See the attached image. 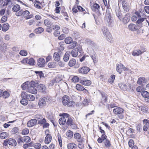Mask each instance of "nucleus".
Listing matches in <instances>:
<instances>
[{"label":"nucleus","instance_id":"obj_45","mask_svg":"<svg viewBox=\"0 0 149 149\" xmlns=\"http://www.w3.org/2000/svg\"><path fill=\"white\" fill-rule=\"evenodd\" d=\"M136 130L138 132H140L142 130V126L140 124H138L136 127Z\"/></svg>","mask_w":149,"mask_h":149},{"label":"nucleus","instance_id":"obj_13","mask_svg":"<svg viewBox=\"0 0 149 149\" xmlns=\"http://www.w3.org/2000/svg\"><path fill=\"white\" fill-rule=\"evenodd\" d=\"M62 99L63 104L64 105L66 106L70 100V98L68 96L65 95L62 97Z\"/></svg>","mask_w":149,"mask_h":149},{"label":"nucleus","instance_id":"obj_1","mask_svg":"<svg viewBox=\"0 0 149 149\" xmlns=\"http://www.w3.org/2000/svg\"><path fill=\"white\" fill-rule=\"evenodd\" d=\"M107 136L105 134H102L101 137H99L97 140L99 143L103 142L105 147L107 148H109L111 145L109 140L107 139Z\"/></svg>","mask_w":149,"mask_h":149},{"label":"nucleus","instance_id":"obj_27","mask_svg":"<svg viewBox=\"0 0 149 149\" xmlns=\"http://www.w3.org/2000/svg\"><path fill=\"white\" fill-rule=\"evenodd\" d=\"M46 104V102L42 98L40 100L38 103L39 105V106L41 107H43Z\"/></svg>","mask_w":149,"mask_h":149},{"label":"nucleus","instance_id":"obj_32","mask_svg":"<svg viewBox=\"0 0 149 149\" xmlns=\"http://www.w3.org/2000/svg\"><path fill=\"white\" fill-rule=\"evenodd\" d=\"M70 44H71L68 46V47L69 49H71L74 48L76 46L77 42L75 41H72Z\"/></svg>","mask_w":149,"mask_h":149},{"label":"nucleus","instance_id":"obj_62","mask_svg":"<svg viewBox=\"0 0 149 149\" xmlns=\"http://www.w3.org/2000/svg\"><path fill=\"white\" fill-rule=\"evenodd\" d=\"M35 118L37 119V121H38L39 120H40L42 119V115H36L35 116Z\"/></svg>","mask_w":149,"mask_h":149},{"label":"nucleus","instance_id":"obj_28","mask_svg":"<svg viewBox=\"0 0 149 149\" xmlns=\"http://www.w3.org/2000/svg\"><path fill=\"white\" fill-rule=\"evenodd\" d=\"M76 63V60L74 58L71 59L68 63V65L70 67L74 66Z\"/></svg>","mask_w":149,"mask_h":149},{"label":"nucleus","instance_id":"obj_24","mask_svg":"<svg viewBox=\"0 0 149 149\" xmlns=\"http://www.w3.org/2000/svg\"><path fill=\"white\" fill-rule=\"evenodd\" d=\"M53 57L54 60L56 61H58L60 59V55L57 52H55L54 53Z\"/></svg>","mask_w":149,"mask_h":149},{"label":"nucleus","instance_id":"obj_6","mask_svg":"<svg viewBox=\"0 0 149 149\" xmlns=\"http://www.w3.org/2000/svg\"><path fill=\"white\" fill-rule=\"evenodd\" d=\"M128 29L130 31L133 32L139 30V26L134 24L131 23L128 25Z\"/></svg>","mask_w":149,"mask_h":149},{"label":"nucleus","instance_id":"obj_59","mask_svg":"<svg viewBox=\"0 0 149 149\" xmlns=\"http://www.w3.org/2000/svg\"><path fill=\"white\" fill-rule=\"evenodd\" d=\"M6 5V2L3 0H0V7L2 8Z\"/></svg>","mask_w":149,"mask_h":149},{"label":"nucleus","instance_id":"obj_33","mask_svg":"<svg viewBox=\"0 0 149 149\" xmlns=\"http://www.w3.org/2000/svg\"><path fill=\"white\" fill-rule=\"evenodd\" d=\"M56 66V63L54 62H49L48 64V66L50 68H53Z\"/></svg>","mask_w":149,"mask_h":149},{"label":"nucleus","instance_id":"obj_16","mask_svg":"<svg viewBox=\"0 0 149 149\" xmlns=\"http://www.w3.org/2000/svg\"><path fill=\"white\" fill-rule=\"evenodd\" d=\"M143 51H142L139 49H136L134 50L132 53V55L134 56H138L140 55Z\"/></svg>","mask_w":149,"mask_h":149},{"label":"nucleus","instance_id":"obj_31","mask_svg":"<svg viewBox=\"0 0 149 149\" xmlns=\"http://www.w3.org/2000/svg\"><path fill=\"white\" fill-rule=\"evenodd\" d=\"M141 94L143 97L148 98L149 97V93L146 91H142Z\"/></svg>","mask_w":149,"mask_h":149},{"label":"nucleus","instance_id":"obj_52","mask_svg":"<svg viewBox=\"0 0 149 149\" xmlns=\"http://www.w3.org/2000/svg\"><path fill=\"white\" fill-rule=\"evenodd\" d=\"M34 60L33 58H30L29 60V61H28V64L30 65H33L34 64Z\"/></svg>","mask_w":149,"mask_h":149},{"label":"nucleus","instance_id":"obj_12","mask_svg":"<svg viewBox=\"0 0 149 149\" xmlns=\"http://www.w3.org/2000/svg\"><path fill=\"white\" fill-rule=\"evenodd\" d=\"M37 120L36 119H32L29 121L27 124V126L31 127L35 125L37 123Z\"/></svg>","mask_w":149,"mask_h":149},{"label":"nucleus","instance_id":"obj_7","mask_svg":"<svg viewBox=\"0 0 149 149\" xmlns=\"http://www.w3.org/2000/svg\"><path fill=\"white\" fill-rule=\"evenodd\" d=\"M49 132V130H46L45 131V133L47 135V136L45 139V142L47 144H49L51 141L52 139V136L50 134H48V133L47 134H46Z\"/></svg>","mask_w":149,"mask_h":149},{"label":"nucleus","instance_id":"obj_21","mask_svg":"<svg viewBox=\"0 0 149 149\" xmlns=\"http://www.w3.org/2000/svg\"><path fill=\"white\" fill-rule=\"evenodd\" d=\"M70 55V51H67L65 54L63 60L65 62L67 61L69 58V56Z\"/></svg>","mask_w":149,"mask_h":149},{"label":"nucleus","instance_id":"obj_42","mask_svg":"<svg viewBox=\"0 0 149 149\" xmlns=\"http://www.w3.org/2000/svg\"><path fill=\"white\" fill-rule=\"evenodd\" d=\"M71 54L73 57H76L78 54V51L75 49H73L72 51Z\"/></svg>","mask_w":149,"mask_h":149},{"label":"nucleus","instance_id":"obj_39","mask_svg":"<svg viewBox=\"0 0 149 149\" xmlns=\"http://www.w3.org/2000/svg\"><path fill=\"white\" fill-rule=\"evenodd\" d=\"M10 93L6 91H5L4 92L3 91L2 96L4 98H8L10 96Z\"/></svg>","mask_w":149,"mask_h":149},{"label":"nucleus","instance_id":"obj_57","mask_svg":"<svg viewBox=\"0 0 149 149\" xmlns=\"http://www.w3.org/2000/svg\"><path fill=\"white\" fill-rule=\"evenodd\" d=\"M79 79L77 76H74L73 77L72 79V81L73 82L76 83L79 81Z\"/></svg>","mask_w":149,"mask_h":149},{"label":"nucleus","instance_id":"obj_23","mask_svg":"<svg viewBox=\"0 0 149 149\" xmlns=\"http://www.w3.org/2000/svg\"><path fill=\"white\" fill-rule=\"evenodd\" d=\"M123 65L121 63L120 64H117L116 65V69L117 72L119 73H121L122 72L123 69Z\"/></svg>","mask_w":149,"mask_h":149},{"label":"nucleus","instance_id":"obj_18","mask_svg":"<svg viewBox=\"0 0 149 149\" xmlns=\"http://www.w3.org/2000/svg\"><path fill=\"white\" fill-rule=\"evenodd\" d=\"M67 146L68 149H76L77 148V146L74 143H71L68 144Z\"/></svg>","mask_w":149,"mask_h":149},{"label":"nucleus","instance_id":"obj_20","mask_svg":"<svg viewBox=\"0 0 149 149\" xmlns=\"http://www.w3.org/2000/svg\"><path fill=\"white\" fill-rule=\"evenodd\" d=\"M122 5L124 10L127 12L129 10V7L128 5L125 1H123Z\"/></svg>","mask_w":149,"mask_h":149},{"label":"nucleus","instance_id":"obj_50","mask_svg":"<svg viewBox=\"0 0 149 149\" xmlns=\"http://www.w3.org/2000/svg\"><path fill=\"white\" fill-rule=\"evenodd\" d=\"M74 105V102L73 101H69L68 103H67L68 106L69 107H72Z\"/></svg>","mask_w":149,"mask_h":149},{"label":"nucleus","instance_id":"obj_44","mask_svg":"<svg viewBox=\"0 0 149 149\" xmlns=\"http://www.w3.org/2000/svg\"><path fill=\"white\" fill-rule=\"evenodd\" d=\"M28 94L25 92L23 91L22 92L21 96L22 99H26Z\"/></svg>","mask_w":149,"mask_h":149},{"label":"nucleus","instance_id":"obj_35","mask_svg":"<svg viewBox=\"0 0 149 149\" xmlns=\"http://www.w3.org/2000/svg\"><path fill=\"white\" fill-rule=\"evenodd\" d=\"M76 88L79 91H81L84 89L83 86L81 84H76Z\"/></svg>","mask_w":149,"mask_h":149},{"label":"nucleus","instance_id":"obj_34","mask_svg":"<svg viewBox=\"0 0 149 149\" xmlns=\"http://www.w3.org/2000/svg\"><path fill=\"white\" fill-rule=\"evenodd\" d=\"M72 41V38L70 37H68L65 38V42L67 44H70L71 43Z\"/></svg>","mask_w":149,"mask_h":149},{"label":"nucleus","instance_id":"obj_46","mask_svg":"<svg viewBox=\"0 0 149 149\" xmlns=\"http://www.w3.org/2000/svg\"><path fill=\"white\" fill-rule=\"evenodd\" d=\"M30 14L28 10H25L24 11H23V16L24 17H26V18Z\"/></svg>","mask_w":149,"mask_h":149},{"label":"nucleus","instance_id":"obj_30","mask_svg":"<svg viewBox=\"0 0 149 149\" xmlns=\"http://www.w3.org/2000/svg\"><path fill=\"white\" fill-rule=\"evenodd\" d=\"M59 124L61 125H64L66 121V119L64 118L63 117H61L58 120Z\"/></svg>","mask_w":149,"mask_h":149},{"label":"nucleus","instance_id":"obj_56","mask_svg":"<svg viewBox=\"0 0 149 149\" xmlns=\"http://www.w3.org/2000/svg\"><path fill=\"white\" fill-rule=\"evenodd\" d=\"M29 132V130L28 129H24L22 132V134L23 135H25L27 134Z\"/></svg>","mask_w":149,"mask_h":149},{"label":"nucleus","instance_id":"obj_37","mask_svg":"<svg viewBox=\"0 0 149 149\" xmlns=\"http://www.w3.org/2000/svg\"><path fill=\"white\" fill-rule=\"evenodd\" d=\"M44 30V29L41 27L38 28L35 30V32L38 34L41 33Z\"/></svg>","mask_w":149,"mask_h":149},{"label":"nucleus","instance_id":"obj_2","mask_svg":"<svg viewBox=\"0 0 149 149\" xmlns=\"http://www.w3.org/2000/svg\"><path fill=\"white\" fill-rule=\"evenodd\" d=\"M101 31L104 36H105L107 40L111 42L112 40V37L107 27L105 26L102 27L101 28Z\"/></svg>","mask_w":149,"mask_h":149},{"label":"nucleus","instance_id":"obj_60","mask_svg":"<svg viewBox=\"0 0 149 149\" xmlns=\"http://www.w3.org/2000/svg\"><path fill=\"white\" fill-rule=\"evenodd\" d=\"M87 42L88 44L92 46H94L95 45V44L94 42L90 40H88Z\"/></svg>","mask_w":149,"mask_h":149},{"label":"nucleus","instance_id":"obj_53","mask_svg":"<svg viewBox=\"0 0 149 149\" xmlns=\"http://www.w3.org/2000/svg\"><path fill=\"white\" fill-rule=\"evenodd\" d=\"M90 56L93 60L94 63H97V60L96 55L95 54L93 55H91Z\"/></svg>","mask_w":149,"mask_h":149},{"label":"nucleus","instance_id":"obj_10","mask_svg":"<svg viewBox=\"0 0 149 149\" xmlns=\"http://www.w3.org/2000/svg\"><path fill=\"white\" fill-rule=\"evenodd\" d=\"M37 63L39 66L43 67L45 66V60L42 58H40L38 59Z\"/></svg>","mask_w":149,"mask_h":149},{"label":"nucleus","instance_id":"obj_63","mask_svg":"<svg viewBox=\"0 0 149 149\" xmlns=\"http://www.w3.org/2000/svg\"><path fill=\"white\" fill-rule=\"evenodd\" d=\"M15 15H16L18 16H21L23 14V10H20L19 11L16 12Z\"/></svg>","mask_w":149,"mask_h":149},{"label":"nucleus","instance_id":"obj_47","mask_svg":"<svg viewBox=\"0 0 149 149\" xmlns=\"http://www.w3.org/2000/svg\"><path fill=\"white\" fill-rule=\"evenodd\" d=\"M0 49L2 51L6 50L7 48L6 44L5 43H3L1 44L0 45Z\"/></svg>","mask_w":149,"mask_h":149},{"label":"nucleus","instance_id":"obj_4","mask_svg":"<svg viewBox=\"0 0 149 149\" xmlns=\"http://www.w3.org/2000/svg\"><path fill=\"white\" fill-rule=\"evenodd\" d=\"M124 110L120 107H116L113 110V112L115 114H120L118 117L120 119H122L124 118V116L122 114Z\"/></svg>","mask_w":149,"mask_h":149},{"label":"nucleus","instance_id":"obj_9","mask_svg":"<svg viewBox=\"0 0 149 149\" xmlns=\"http://www.w3.org/2000/svg\"><path fill=\"white\" fill-rule=\"evenodd\" d=\"M105 20L107 22L109 25H110L112 22V20L111 19V14L107 12L105 17Z\"/></svg>","mask_w":149,"mask_h":149},{"label":"nucleus","instance_id":"obj_43","mask_svg":"<svg viewBox=\"0 0 149 149\" xmlns=\"http://www.w3.org/2000/svg\"><path fill=\"white\" fill-rule=\"evenodd\" d=\"M62 79L58 77H56L52 80L53 83H59L62 80Z\"/></svg>","mask_w":149,"mask_h":149},{"label":"nucleus","instance_id":"obj_8","mask_svg":"<svg viewBox=\"0 0 149 149\" xmlns=\"http://www.w3.org/2000/svg\"><path fill=\"white\" fill-rule=\"evenodd\" d=\"M90 70L89 68L86 66H83L78 69L79 73L81 74H86Z\"/></svg>","mask_w":149,"mask_h":149},{"label":"nucleus","instance_id":"obj_40","mask_svg":"<svg viewBox=\"0 0 149 149\" xmlns=\"http://www.w3.org/2000/svg\"><path fill=\"white\" fill-rule=\"evenodd\" d=\"M73 132L70 130H68L67 132L66 136L69 138H71L73 137Z\"/></svg>","mask_w":149,"mask_h":149},{"label":"nucleus","instance_id":"obj_49","mask_svg":"<svg viewBox=\"0 0 149 149\" xmlns=\"http://www.w3.org/2000/svg\"><path fill=\"white\" fill-rule=\"evenodd\" d=\"M121 89L125 90L127 89V86L126 84H118Z\"/></svg>","mask_w":149,"mask_h":149},{"label":"nucleus","instance_id":"obj_54","mask_svg":"<svg viewBox=\"0 0 149 149\" xmlns=\"http://www.w3.org/2000/svg\"><path fill=\"white\" fill-rule=\"evenodd\" d=\"M61 116H62V117H63V118H66L67 119L71 117L69 114L66 113H63L62 114Z\"/></svg>","mask_w":149,"mask_h":149},{"label":"nucleus","instance_id":"obj_41","mask_svg":"<svg viewBox=\"0 0 149 149\" xmlns=\"http://www.w3.org/2000/svg\"><path fill=\"white\" fill-rule=\"evenodd\" d=\"M20 103L24 106H26L28 104V101L27 99H22L20 101Z\"/></svg>","mask_w":149,"mask_h":149},{"label":"nucleus","instance_id":"obj_51","mask_svg":"<svg viewBox=\"0 0 149 149\" xmlns=\"http://www.w3.org/2000/svg\"><path fill=\"white\" fill-rule=\"evenodd\" d=\"M18 130V128L17 127H15L11 130V132L12 134H14L17 133Z\"/></svg>","mask_w":149,"mask_h":149},{"label":"nucleus","instance_id":"obj_17","mask_svg":"<svg viewBox=\"0 0 149 149\" xmlns=\"http://www.w3.org/2000/svg\"><path fill=\"white\" fill-rule=\"evenodd\" d=\"M101 95H102L101 103L104 104V103L106 102L107 100V95L104 93H102Z\"/></svg>","mask_w":149,"mask_h":149},{"label":"nucleus","instance_id":"obj_25","mask_svg":"<svg viewBox=\"0 0 149 149\" xmlns=\"http://www.w3.org/2000/svg\"><path fill=\"white\" fill-rule=\"evenodd\" d=\"M9 28V25L7 23H5L3 24L2 30L3 31H7Z\"/></svg>","mask_w":149,"mask_h":149},{"label":"nucleus","instance_id":"obj_14","mask_svg":"<svg viewBox=\"0 0 149 149\" xmlns=\"http://www.w3.org/2000/svg\"><path fill=\"white\" fill-rule=\"evenodd\" d=\"M137 84H143L147 83V80L145 77H139L137 81Z\"/></svg>","mask_w":149,"mask_h":149},{"label":"nucleus","instance_id":"obj_26","mask_svg":"<svg viewBox=\"0 0 149 149\" xmlns=\"http://www.w3.org/2000/svg\"><path fill=\"white\" fill-rule=\"evenodd\" d=\"M8 136V133L5 132H2L0 133V138L2 139L7 138Z\"/></svg>","mask_w":149,"mask_h":149},{"label":"nucleus","instance_id":"obj_61","mask_svg":"<svg viewBox=\"0 0 149 149\" xmlns=\"http://www.w3.org/2000/svg\"><path fill=\"white\" fill-rule=\"evenodd\" d=\"M74 138L77 139H79V138H81V135L78 133H76L74 134Z\"/></svg>","mask_w":149,"mask_h":149},{"label":"nucleus","instance_id":"obj_11","mask_svg":"<svg viewBox=\"0 0 149 149\" xmlns=\"http://www.w3.org/2000/svg\"><path fill=\"white\" fill-rule=\"evenodd\" d=\"M53 30L55 29L56 30L54 32V35L55 36H58L60 34V32L58 31L60 29V27L58 25H53L51 27Z\"/></svg>","mask_w":149,"mask_h":149},{"label":"nucleus","instance_id":"obj_15","mask_svg":"<svg viewBox=\"0 0 149 149\" xmlns=\"http://www.w3.org/2000/svg\"><path fill=\"white\" fill-rule=\"evenodd\" d=\"M130 19L129 14H127L123 18V21L124 24H126L129 22Z\"/></svg>","mask_w":149,"mask_h":149},{"label":"nucleus","instance_id":"obj_38","mask_svg":"<svg viewBox=\"0 0 149 149\" xmlns=\"http://www.w3.org/2000/svg\"><path fill=\"white\" fill-rule=\"evenodd\" d=\"M35 97L34 96L31 94H28L26 99L30 101H33L34 100Z\"/></svg>","mask_w":149,"mask_h":149},{"label":"nucleus","instance_id":"obj_64","mask_svg":"<svg viewBox=\"0 0 149 149\" xmlns=\"http://www.w3.org/2000/svg\"><path fill=\"white\" fill-rule=\"evenodd\" d=\"M24 142L26 143H28L30 142L31 140V139L30 137L28 136H24Z\"/></svg>","mask_w":149,"mask_h":149},{"label":"nucleus","instance_id":"obj_55","mask_svg":"<svg viewBox=\"0 0 149 149\" xmlns=\"http://www.w3.org/2000/svg\"><path fill=\"white\" fill-rule=\"evenodd\" d=\"M19 54L20 55L23 56H26L27 54V53L26 51L24 50H21L19 52Z\"/></svg>","mask_w":149,"mask_h":149},{"label":"nucleus","instance_id":"obj_36","mask_svg":"<svg viewBox=\"0 0 149 149\" xmlns=\"http://www.w3.org/2000/svg\"><path fill=\"white\" fill-rule=\"evenodd\" d=\"M80 82L82 84H91V81L89 80L86 79H83L80 80Z\"/></svg>","mask_w":149,"mask_h":149},{"label":"nucleus","instance_id":"obj_22","mask_svg":"<svg viewBox=\"0 0 149 149\" xmlns=\"http://www.w3.org/2000/svg\"><path fill=\"white\" fill-rule=\"evenodd\" d=\"M73 119L74 118L71 117L67 119L66 125L68 126H71L73 125L74 123Z\"/></svg>","mask_w":149,"mask_h":149},{"label":"nucleus","instance_id":"obj_58","mask_svg":"<svg viewBox=\"0 0 149 149\" xmlns=\"http://www.w3.org/2000/svg\"><path fill=\"white\" fill-rule=\"evenodd\" d=\"M46 122V120L45 118H43L40 120L38 121V123L39 124L43 125Z\"/></svg>","mask_w":149,"mask_h":149},{"label":"nucleus","instance_id":"obj_19","mask_svg":"<svg viewBox=\"0 0 149 149\" xmlns=\"http://www.w3.org/2000/svg\"><path fill=\"white\" fill-rule=\"evenodd\" d=\"M8 144L13 146H16L17 142L15 140L13 139L10 138L8 139Z\"/></svg>","mask_w":149,"mask_h":149},{"label":"nucleus","instance_id":"obj_5","mask_svg":"<svg viewBox=\"0 0 149 149\" xmlns=\"http://www.w3.org/2000/svg\"><path fill=\"white\" fill-rule=\"evenodd\" d=\"M33 87H37V89L40 92L45 93H46L47 88L45 84H31Z\"/></svg>","mask_w":149,"mask_h":149},{"label":"nucleus","instance_id":"obj_3","mask_svg":"<svg viewBox=\"0 0 149 149\" xmlns=\"http://www.w3.org/2000/svg\"><path fill=\"white\" fill-rule=\"evenodd\" d=\"M23 90L27 89L28 91L30 93H35L37 92V90L33 87V85L31 84H23L21 86Z\"/></svg>","mask_w":149,"mask_h":149},{"label":"nucleus","instance_id":"obj_29","mask_svg":"<svg viewBox=\"0 0 149 149\" xmlns=\"http://www.w3.org/2000/svg\"><path fill=\"white\" fill-rule=\"evenodd\" d=\"M20 8V6L18 4L14 5L12 8V10L14 12H17L19 10Z\"/></svg>","mask_w":149,"mask_h":149},{"label":"nucleus","instance_id":"obj_48","mask_svg":"<svg viewBox=\"0 0 149 149\" xmlns=\"http://www.w3.org/2000/svg\"><path fill=\"white\" fill-rule=\"evenodd\" d=\"M115 76L114 75H112L111 76L110 78L109 79L108 81L110 83H113L115 79Z\"/></svg>","mask_w":149,"mask_h":149}]
</instances>
